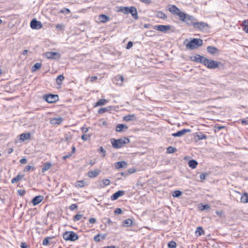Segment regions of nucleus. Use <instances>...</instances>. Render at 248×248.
<instances>
[{"mask_svg":"<svg viewBox=\"0 0 248 248\" xmlns=\"http://www.w3.org/2000/svg\"><path fill=\"white\" fill-rule=\"evenodd\" d=\"M110 141L112 147L115 149H119L124 147L126 144L130 142L128 138L123 137L119 139H111Z\"/></svg>","mask_w":248,"mask_h":248,"instance_id":"nucleus-1","label":"nucleus"},{"mask_svg":"<svg viewBox=\"0 0 248 248\" xmlns=\"http://www.w3.org/2000/svg\"><path fill=\"white\" fill-rule=\"evenodd\" d=\"M202 44L203 41L201 39L193 38L186 44V47L188 49L193 50L202 46Z\"/></svg>","mask_w":248,"mask_h":248,"instance_id":"nucleus-2","label":"nucleus"},{"mask_svg":"<svg viewBox=\"0 0 248 248\" xmlns=\"http://www.w3.org/2000/svg\"><path fill=\"white\" fill-rule=\"evenodd\" d=\"M63 238L66 241H75L78 239L77 233L73 231H66L63 234Z\"/></svg>","mask_w":248,"mask_h":248,"instance_id":"nucleus-3","label":"nucleus"},{"mask_svg":"<svg viewBox=\"0 0 248 248\" xmlns=\"http://www.w3.org/2000/svg\"><path fill=\"white\" fill-rule=\"evenodd\" d=\"M219 62L211 59L206 58V61L203 63V65L209 69H215L218 67Z\"/></svg>","mask_w":248,"mask_h":248,"instance_id":"nucleus-4","label":"nucleus"},{"mask_svg":"<svg viewBox=\"0 0 248 248\" xmlns=\"http://www.w3.org/2000/svg\"><path fill=\"white\" fill-rule=\"evenodd\" d=\"M43 98L49 103H53L58 101L59 96L57 94H48L44 95Z\"/></svg>","mask_w":248,"mask_h":248,"instance_id":"nucleus-5","label":"nucleus"},{"mask_svg":"<svg viewBox=\"0 0 248 248\" xmlns=\"http://www.w3.org/2000/svg\"><path fill=\"white\" fill-rule=\"evenodd\" d=\"M193 27L200 31H203L207 28H209V25L207 23L204 22H195Z\"/></svg>","mask_w":248,"mask_h":248,"instance_id":"nucleus-6","label":"nucleus"},{"mask_svg":"<svg viewBox=\"0 0 248 248\" xmlns=\"http://www.w3.org/2000/svg\"><path fill=\"white\" fill-rule=\"evenodd\" d=\"M170 25H157L154 26V29L162 32L166 33L168 30L170 29Z\"/></svg>","mask_w":248,"mask_h":248,"instance_id":"nucleus-7","label":"nucleus"},{"mask_svg":"<svg viewBox=\"0 0 248 248\" xmlns=\"http://www.w3.org/2000/svg\"><path fill=\"white\" fill-rule=\"evenodd\" d=\"M30 26L32 29L39 30L43 27L42 23L36 19H32L30 23Z\"/></svg>","mask_w":248,"mask_h":248,"instance_id":"nucleus-8","label":"nucleus"},{"mask_svg":"<svg viewBox=\"0 0 248 248\" xmlns=\"http://www.w3.org/2000/svg\"><path fill=\"white\" fill-rule=\"evenodd\" d=\"M45 57L49 59H58L61 57V55L58 52H46L45 54Z\"/></svg>","mask_w":248,"mask_h":248,"instance_id":"nucleus-9","label":"nucleus"},{"mask_svg":"<svg viewBox=\"0 0 248 248\" xmlns=\"http://www.w3.org/2000/svg\"><path fill=\"white\" fill-rule=\"evenodd\" d=\"M191 59L192 61L197 62H200L203 64L205 62V61H206V58H205L199 54H197L196 56H193Z\"/></svg>","mask_w":248,"mask_h":248,"instance_id":"nucleus-10","label":"nucleus"},{"mask_svg":"<svg viewBox=\"0 0 248 248\" xmlns=\"http://www.w3.org/2000/svg\"><path fill=\"white\" fill-rule=\"evenodd\" d=\"M186 17V20H184V22H186L188 26L192 25L194 26V23H195L194 17L187 14Z\"/></svg>","mask_w":248,"mask_h":248,"instance_id":"nucleus-11","label":"nucleus"},{"mask_svg":"<svg viewBox=\"0 0 248 248\" xmlns=\"http://www.w3.org/2000/svg\"><path fill=\"white\" fill-rule=\"evenodd\" d=\"M168 10L172 14L177 15L181 10L175 5H170L168 6Z\"/></svg>","mask_w":248,"mask_h":248,"instance_id":"nucleus-12","label":"nucleus"},{"mask_svg":"<svg viewBox=\"0 0 248 248\" xmlns=\"http://www.w3.org/2000/svg\"><path fill=\"white\" fill-rule=\"evenodd\" d=\"M191 131V130L189 129H183L181 130H179L176 133H174L172 134V136L173 137H180L183 136L186 133H189Z\"/></svg>","mask_w":248,"mask_h":248,"instance_id":"nucleus-13","label":"nucleus"},{"mask_svg":"<svg viewBox=\"0 0 248 248\" xmlns=\"http://www.w3.org/2000/svg\"><path fill=\"white\" fill-rule=\"evenodd\" d=\"M125 194V191L123 190H119L114 193L111 197L110 199L112 201L116 200L120 197L123 196Z\"/></svg>","mask_w":248,"mask_h":248,"instance_id":"nucleus-14","label":"nucleus"},{"mask_svg":"<svg viewBox=\"0 0 248 248\" xmlns=\"http://www.w3.org/2000/svg\"><path fill=\"white\" fill-rule=\"evenodd\" d=\"M43 199L44 197L43 196H36L32 199L31 202L34 206H35L40 203Z\"/></svg>","mask_w":248,"mask_h":248,"instance_id":"nucleus-15","label":"nucleus"},{"mask_svg":"<svg viewBox=\"0 0 248 248\" xmlns=\"http://www.w3.org/2000/svg\"><path fill=\"white\" fill-rule=\"evenodd\" d=\"M101 172V170L96 169L93 170L89 171L88 172V176L90 178H94L97 177Z\"/></svg>","mask_w":248,"mask_h":248,"instance_id":"nucleus-16","label":"nucleus"},{"mask_svg":"<svg viewBox=\"0 0 248 248\" xmlns=\"http://www.w3.org/2000/svg\"><path fill=\"white\" fill-rule=\"evenodd\" d=\"M129 13L131 14L133 17L135 19H138L139 18L137 9L134 6L130 7Z\"/></svg>","mask_w":248,"mask_h":248,"instance_id":"nucleus-17","label":"nucleus"},{"mask_svg":"<svg viewBox=\"0 0 248 248\" xmlns=\"http://www.w3.org/2000/svg\"><path fill=\"white\" fill-rule=\"evenodd\" d=\"M63 121V118L61 117H55L51 119L50 123L51 124H59Z\"/></svg>","mask_w":248,"mask_h":248,"instance_id":"nucleus-18","label":"nucleus"},{"mask_svg":"<svg viewBox=\"0 0 248 248\" xmlns=\"http://www.w3.org/2000/svg\"><path fill=\"white\" fill-rule=\"evenodd\" d=\"M155 13H156L155 16L157 18H160V19H162L163 20L167 19V18L168 17L167 16L165 13H164L162 11H156Z\"/></svg>","mask_w":248,"mask_h":248,"instance_id":"nucleus-19","label":"nucleus"},{"mask_svg":"<svg viewBox=\"0 0 248 248\" xmlns=\"http://www.w3.org/2000/svg\"><path fill=\"white\" fill-rule=\"evenodd\" d=\"M106 234H98L94 237L93 240L96 242H100L102 240L105 239L106 237Z\"/></svg>","mask_w":248,"mask_h":248,"instance_id":"nucleus-20","label":"nucleus"},{"mask_svg":"<svg viewBox=\"0 0 248 248\" xmlns=\"http://www.w3.org/2000/svg\"><path fill=\"white\" fill-rule=\"evenodd\" d=\"M136 120V117L134 114L127 115L123 117V120L126 122Z\"/></svg>","mask_w":248,"mask_h":248,"instance_id":"nucleus-21","label":"nucleus"},{"mask_svg":"<svg viewBox=\"0 0 248 248\" xmlns=\"http://www.w3.org/2000/svg\"><path fill=\"white\" fill-rule=\"evenodd\" d=\"M127 166V163L124 161H121L117 162L115 163V167L116 169H119Z\"/></svg>","mask_w":248,"mask_h":248,"instance_id":"nucleus-22","label":"nucleus"},{"mask_svg":"<svg viewBox=\"0 0 248 248\" xmlns=\"http://www.w3.org/2000/svg\"><path fill=\"white\" fill-rule=\"evenodd\" d=\"M207 50L211 54L214 55L217 52L218 49L216 47L210 46H207Z\"/></svg>","mask_w":248,"mask_h":248,"instance_id":"nucleus-23","label":"nucleus"},{"mask_svg":"<svg viewBox=\"0 0 248 248\" xmlns=\"http://www.w3.org/2000/svg\"><path fill=\"white\" fill-rule=\"evenodd\" d=\"M127 129L128 126L124 124H118L116 126V131L117 132H121L123 129Z\"/></svg>","mask_w":248,"mask_h":248,"instance_id":"nucleus-24","label":"nucleus"},{"mask_svg":"<svg viewBox=\"0 0 248 248\" xmlns=\"http://www.w3.org/2000/svg\"><path fill=\"white\" fill-rule=\"evenodd\" d=\"M188 165L191 169H195L198 165V162L195 160L191 159L188 161Z\"/></svg>","mask_w":248,"mask_h":248,"instance_id":"nucleus-25","label":"nucleus"},{"mask_svg":"<svg viewBox=\"0 0 248 248\" xmlns=\"http://www.w3.org/2000/svg\"><path fill=\"white\" fill-rule=\"evenodd\" d=\"M20 140L23 141L30 139L31 135L29 133H24L20 135Z\"/></svg>","mask_w":248,"mask_h":248,"instance_id":"nucleus-26","label":"nucleus"},{"mask_svg":"<svg viewBox=\"0 0 248 248\" xmlns=\"http://www.w3.org/2000/svg\"><path fill=\"white\" fill-rule=\"evenodd\" d=\"M99 19L101 22L105 23L109 20V17L106 15H100L99 17Z\"/></svg>","mask_w":248,"mask_h":248,"instance_id":"nucleus-27","label":"nucleus"},{"mask_svg":"<svg viewBox=\"0 0 248 248\" xmlns=\"http://www.w3.org/2000/svg\"><path fill=\"white\" fill-rule=\"evenodd\" d=\"M108 101L105 99H101L98 100L96 103L94 107L101 106L105 105Z\"/></svg>","mask_w":248,"mask_h":248,"instance_id":"nucleus-28","label":"nucleus"},{"mask_svg":"<svg viewBox=\"0 0 248 248\" xmlns=\"http://www.w3.org/2000/svg\"><path fill=\"white\" fill-rule=\"evenodd\" d=\"M51 166H52V165L50 162L45 163L42 169V172H45V171H47L48 170H49Z\"/></svg>","mask_w":248,"mask_h":248,"instance_id":"nucleus-29","label":"nucleus"},{"mask_svg":"<svg viewBox=\"0 0 248 248\" xmlns=\"http://www.w3.org/2000/svg\"><path fill=\"white\" fill-rule=\"evenodd\" d=\"M187 14L182 12V11H180L179 12V13H178V14L176 15L177 16H179V19L182 21L183 22L184 21V20H186V17Z\"/></svg>","mask_w":248,"mask_h":248,"instance_id":"nucleus-30","label":"nucleus"},{"mask_svg":"<svg viewBox=\"0 0 248 248\" xmlns=\"http://www.w3.org/2000/svg\"><path fill=\"white\" fill-rule=\"evenodd\" d=\"M53 237H47L46 238L44 239L43 241V245L44 246H49L52 243L50 242V240L52 239Z\"/></svg>","mask_w":248,"mask_h":248,"instance_id":"nucleus-31","label":"nucleus"},{"mask_svg":"<svg viewBox=\"0 0 248 248\" xmlns=\"http://www.w3.org/2000/svg\"><path fill=\"white\" fill-rule=\"evenodd\" d=\"M196 137L198 138L199 140H205L207 139V136L202 132L196 133Z\"/></svg>","mask_w":248,"mask_h":248,"instance_id":"nucleus-32","label":"nucleus"},{"mask_svg":"<svg viewBox=\"0 0 248 248\" xmlns=\"http://www.w3.org/2000/svg\"><path fill=\"white\" fill-rule=\"evenodd\" d=\"M110 184V180L108 179H105L102 180V184H100V186L102 188L105 186H108Z\"/></svg>","mask_w":248,"mask_h":248,"instance_id":"nucleus-33","label":"nucleus"},{"mask_svg":"<svg viewBox=\"0 0 248 248\" xmlns=\"http://www.w3.org/2000/svg\"><path fill=\"white\" fill-rule=\"evenodd\" d=\"M23 176L20 174H18L16 177L13 178L11 180V183L15 184L18 182L19 181L22 179Z\"/></svg>","mask_w":248,"mask_h":248,"instance_id":"nucleus-34","label":"nucleus"},{"mask_svg":"<svg viewBox=\"0 0 248 248\" xmlns=\"http://www.w3.org/2000/svg\"><path fill=\"white\" fill-rule=\"evenodd\" d=\"M64 79V77L62 75H60L57 77L56 82L59 85H61L62 84V81Z\"/></svg>","mask_w":248,"mask_h":248,"instance_id":"nucleus-35","label":"nucleus"},{"mask_svg":"<svg viewBox=\"0 0 248 248\" xmlns=\"http://www.w3.org/2000/svg\"><path fill=\"white\" fill-rule=\"evenodd\" d=\"M241 202L243 203L248 202V194L244 193L241 196Z\"/></svg>","mask_w":248,"mask_h":248,"instance_id":"nucleus-36","label":"nucleus"},{"mask_svg":"<svg viewBox=\"0 0 248 248\" xmlns=\"http://www.w3.org/2000/svg\"><path fill=\"white\" fill-rule=\"evenodd\" d=\"M133 221L131 219L128 218L123 221V225L125 227H129L132 225Z\"/></svg>","mask_w":248,"mask_h":248,"instance_id":"nucleus-37","label":"nucleus"},{"mask_svg":"<svg viewBox=\"0 0 248 248\" xmlns=\"http://www.w3.org/2000/svg\"><path fill=\"white\" fill-rule=\"evenodd\" d=\"M129 7H121L119 11L124 14H129Z\"/></svg>","mask_w":248,"mask_h":248,"instance_id":"nucleus-38","label":"nucleus"},{"mask_svg":"<svg viewBox=\"0 0 248 248\" xmlns=\"http://www.w3.org/2000/svg\"><path fill=\"white\" fill-rule=\"evenodd\" d=\"M41 67V63L40 62L35 63L31 67V71L32 72L35 71L40 69Z\"/></svg>","mask_w":248,"mask_h":248,"instance_id":"nucleus-39","label":"nucleus"},{"mask_svg":"<svg viewBox=\"0 0 248 248\" xmlns=\"http://www.w3.org/2000/svg\"><path fill=\"white\" fill-rule=\"evenodd\" d=\"M85 185V182L83 181H77L75 184V186L76 187L80 188L84 186Z\"/></svg>","mask_w":248,"mask_h":248,"instance_id":"nucleus-40","label":"nucleus"},{"mask_svg":"<svg viewBox=\"0 0 248 248\" xmlns=\"http://www.w3.org/2000/svg\"><path fill=\"white\" fill-rule=\"evenodd\" d=\"M182 194V192L181 191L177 190H175L172 193V195L173 197L177 198V197H179V196H180Z\"/></svg>","mask_w":248,"mask_h":248,"instance_id":"nucleus-41","label":"nucleus"},{"mask_svg":"<svg viewBox=\"0 0 248 248\" xmlns=\"http://www.w3.org/2000/svg\"><path fill=\"white\" fill-rule=\"evenodd\" d=\"M108 110H109V107H108V108H101L98 109V113L99 114H102V113H105Z\"/></svg>","mask_w":248,"mask_h":248,"instance_id":"nucleus-42","label":"nucleus"},{"mask_svg":"<svg viewBox=\"0 0 248 248\" xmlns=\"http://www.w3.org/2000/svg\"><path fill=\"white\" fill-rule=\"evenodd\" d=\"M176 150L175 148H174L171 146H169L167 148V153L168 154H171L174 153Z\"/></svg>","mask_w":248,"mask_h":248,"instance_id":"nucleus-43","label":"nucleus"},{"mask_svg":"<svg viewBox=\"0 0 248 248\" xmlns=\"http://www.w3.org/2000/svg\"><path fill=\"white\" fill-rule=\"evenodd\" d=\"M199 235H201L204 234V231L201 227H198L197 228L196 233H198Z\"/></svg>","mask_w":248,"mask_h":248,"instance_id":"nucleus-44","label":"nucleus"},{"mask_svg":"<svg viewBox=\"0 0 248 248\" xmlns=\"http://www.w3.org/2000/svg\"><path fill=\"white\" fill-rule=\"evenodd\" d=\"M168 246L169 248H176V244L174 241H171L168 243Z\"/></svg>","mask_w":248,"mask_h":248,"instance_id":"nucleus-45","label":"nucleus"},{"mask_svg":"<svg viewBox=\"0 0 248 248\" xmlns=\"http://www.w3.org/2000/svg\"><path fill=\"white\" fill-rule=\"evenodd\" d=\"M34 167L33 166H30V165H27L25 169H24L23 171L24 172H27L30 171V170H34Z\"/></svg>","mask_w":248,"mask_h":248,"instance_id":"nucleus-46","label":"nucleus"},{"mask_svg":"<svg viewBox=\"0 0 248 248\" xmlns=\"http://www.w3.org/2000/svg\"><path fill=\"white\" fill-rule=\"evenodd\" d=\"M60 13L67 15L70 13V11L68 8H64L60 11Z\"/></svg>","mask_w":248,"mask_h":248,"instance_id":"nucleus-47","label":"nucleus"},{"mask_svg":"<svg viewBox=\"0 0 248 248\" xmlns=\"http://www.w3.org/2000/svg\"><path fill=\"white\" fill-rule=\"evenodd\" d=\"M82 216H83L81 214H77L74 217L73 220L74 221L79 220L82 218Z\"/></svg>","mask_w":248,"mask_h":248,"instance_id":"nucleus-48","label":"nucleus"},{"mask_svg":"<svg viewBox=\"0 0 248 248\" xmlns=\"http://www.w3.org/2000/svg\"><path fill=\"white\" fill-rule=\"evenodd\" d=\"M98 152L102 155L103 157L106 155V151L104 149L102 146H100L98 150Z\"/></svg>","mask_w":248,"mask_h":248,"instance_id":"nucleus-49","label":"nucleus"},{"mask_svg":"<svg viewBox=\"0 0 248 248\" xmlns=\"http://www.w3.org/2000/svg\"><path fill=\"white\" fill-rule=\"evenodd\" d=\"M17 192L19 196L22 197L26 193V190L24 189H18Z\"/></svg>","mask_w":248,"mask_h":248,"instance_id":"nucleus-50","label":"nucleus"},{"mask_svg":"<svg viewBox=\"0 0 248 248\" xmlns=\"http://www.w3.org/2000/svg\"><path fill=\"white\" fill-rule=\"evenodd\" d=\"M56 28L61 31H64V26L62 24H58L56 25Z\"/></svg>","mask_w":248,"mask_h":248,"instance_id":"nucleus-51","label":"nucleus"},{"mask_svg":"<svg viewBox=\"0 0 248 248\" xmlns=\"http://www.w3.org/2000/svg\"><path fill=\"white\" fill-rule=\"evenodd\" d=\"M210 209V206L208 204H201L200 210L202 211L204 210H208Z\"/></svg>","mask_w":248,"mask_h":248,"instance_id":"nucleus-52","label":"nucleus"},{"mask_svg":"<svg viewBox=\"0 0 248 248\" xmlns=\"http://www.w3.org/2000/svg\"><path fill=\"white\" fill-rule=\"evenodd\" d=\"M81 139L84 141H87L90 139V136L87 135H83L81 136Z\"/></svg>","mask_w":248,"mask_h":248,"instance_id":"nucleus-53","label":"nucleus"},{"mask_svg":"<svg viewBox=\"0 0 248 248\" xmlns=\"http://www.w3.org/2000/svg\"><path fill=\"white\" fill-rule=\"evenodd\" d=\"M78 208V205L76 204H72L70 206H69V209L71 210V211H73L75 209Z\"/></svg>","mask_w":248,"mask_h":248,"instance_id":"nucleus-54","label":"nucleus"},{"mask_svg":"<svg viewBox=\"0 0 248 248\" xmlns=\"http://www.w3.org/2000/svg\"><path fill=\"white\" fill-rule=\"evenodd\" d=\"M114 213L115 214H121L122 213V210L121 208H117L115 210Z\"/></svg>","mask_w":248,"mask_h":248,"instance_id":"nucleus-55","label":"nucleus"},{"mask_svg":"<svg viewBox=\"0 0 248 248\" xmlns=\"http://www.w3.org/2000/svg\"><path fill=\"white\" fill-rule=\"evenodd\" d=\"M133 45V44L132 42L129 41V42H128V43L127 44V46L126 47V48L127 49H129L131 47H132Z\"/></svg>","mask_w":248,"mask_h":248,"instance_id":"nucleus-56","label":"nucleus"},{"mask_svg":"<svg viewBox=\"0 0 248 248\" xmlns=\"http://www.w3.org/2000/svg\"><path fill=\"white\" fill-rule=\"evenodd\" d=\"M241 123L243 124L247 125L248 124V118L244 119L241 120Z\"/></svg>","mask_w":248,"mask_h":248,"instance_id":"nucleus-57","label":"nucleus"},{"mask_svg":"<svg viewBox=\"0 0 248 248\" xmlns=\"http://www.w3.org/2000/svg\"><path fill=\"white\" fill-rule=\"evenodd\" d=\"M242 26H244V28L248 26V20H244L242 22Z\"/></svg>","mask_w":248,"mask_h":248,"instance_id":"nucleus-58","label":"nucleus"},{"mask_svg":"<svg viewBox=\"0 0 248 248\" xmlns=\"http://www.w3.org/2000/svg\"><path fill=\"white\" fill-rule=\"evenodd\" d=\"M206 173H202L200 174V178L201 180H204L206 178Z\"/></svg>","mask_w":248,"mask_h":248,"instance_id":"nucleus-59","label":"nucleus"},{"mask_svg":"<svg viewBox=\"0 0 248 248\" xmlns=\"http://www.w3.org/2000/svg\"><path fill=\"white\" fill-rule=\"evenodd\" d=\"M89 221L91 224H94L96 222V220L95 218H90L89 220Z\"/></svg>","mask_w":248,"mask_h":248,"instance_id":"nucleus-60","label":"nucleus"},{"mask_svg":"<svg viewBox=\"0 0 248 248\" xmlns=\"http://www.w3.org/2000/svg\"><path fill=\"white\" fill-rule=\"evenodd\" d=\"M20 162L21 163V164H25L26 163H27V160L26 158H21L20 160Z\"/></svg>","mask_w":248,"mask_h":248,"instance_id":"nucleus-61","label":"nucleus"},{"mask_svg":"<svg viewBox=\"0 0 248 248\" xmlns=\"http://www.w3.org/2000/svg\"><path fill=\"white\" fill-rule=\"evenodd\" d=\"M152 32H153V31H148L145 33V35L147 36H152Z\"/></svg>","mask_w":248,"mask_h":248,"instance_id":"nucleus-62","label":"nucleus"},{"mask_svg":"<svg viewBox=\"0 0 248 248\" xmlns=\"http://www.w3.org/2000/svg\"><path fill=\"white\" fill-rule=\"evenodd\" d=\"M72 155V154L68 153L67 155H65L62 157L63 160H66L67 158H69Z\"/></svg>","mask_w":248,"mask_h":248,"instance_id":"nucleus-63","label":"nucleus"},{"mask_svg":"<svg viewBox=\"0 0 248 248\" xmlns=\"http://www.w3.org/2000/svg\"><path fill=\"white\" fill-rule=\"evenodd\" d=\"M20 247L21 248H28L27 245L25 242H22L21 243Z\"/></svg>","mask_w":248,"mask_h":248,"instance_id":"nucleus-64","label":"nucleus"}]
</instances>
